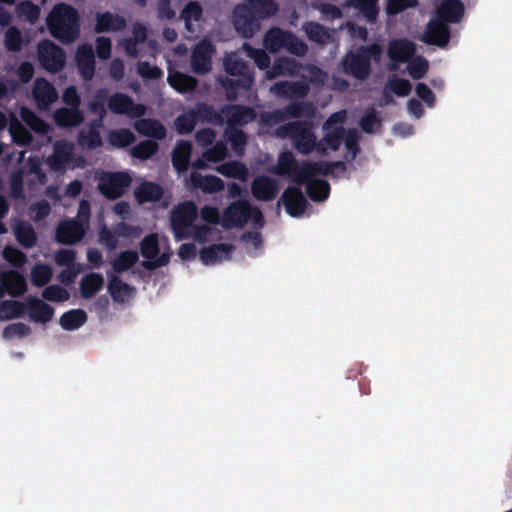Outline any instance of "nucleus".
Here are the masks:
<instances>
[{
  "label": "nucleus",
  "mask_w": 512,
  "mask_h": 512,
  "mask_svg": "<svg viewBox=\"0 0 512 512\" xmlns=\"http://www.w3.org/2000/svg\"><path fill=\"white\" fill-rule=\"evenodd\" d=\"M347 170L344 161L334 162H312L304 160L298 163L294 154L291 151H283L278 155L276 165L270 170L273 174L281 177H288V179L296 185H304L310 178H315V175L323 176H338Z\"/></svg>",
  "instance_id": "1"
},
{
  "label": "nucleus",
  "mask_w": 512,
  "mask_h": 512,
  "mask_svg": "<svg viewBox=\"0 0 512 512\" xmlns=\"http://www.w3.org/2000/svg\"><path fill=\"white\" fill-rule=\"evenodd\" d=\"M46 22L51 36L62 44L73 43L79 37L80 15L70 4H55Z\"/></svg>",
  "instance_id": "2"
},
{
  "label": "nucleus",
  "mask_w": 512,
  "mask_h": 512,
  "mask_svg": "<svg viewBox=\"0 0 512 512\" xmlns=\"http://www.w3.org/2000/svg\"><path fill=\"white\" fill-rule=\"evenodd\" d=\"M248 221L257 228H262L265 224L262 211L252 206L248 200L240 199L230 203L223 210L220 224L224 229L230 230L242 228Z\"/></svg>",
  "instance_id": "3"
},
{
  "label": "nucleus",
  "mask_w": 512,
  "mask_h": 512,
  "mask_svg": "<svg viewBox=\"0 0 512 512\" xmlns=\"http://www.w3.org/2000/svg\"><path fill=\"white\" fill-rule=\"evenodd\" d=\"M276 135L281 138H289L295 150L302 155L317 153L318 140L310 121H291L279 126Z\"/></svg>",
  "instance_id": "4"
},
{
  "label": "nucleus",
  "mask_w": 512,
  "mask_h": 512,
  "mask_svg": "<svg viewBox=\"0 0 512 512\" xmlns=\"http://www.w3.org/2000/svg\"><path fill=\"white\" fill-rule=\"evenodd\" d=\"M344 119L345 111H340L331 114L323 123L322 129L324 135L320 140H318L317 154L327 156L329 154V150H339L343 143V138L346 136V129L342 125L337 124L342 123Z\"/></svg>",
  "instance_id": "5"
},
{
  "label": "nucleus",
  "mask_w": 512,
  "mask_h": 512,
  "mask_svg": "<svg viewBox=\"0 0 512 512\" xmlns=\"http://www.w3.org/2000/svg\"><path fill=\"white\" fill-rule=\"evenodd\" d=\"M316 116V107L310 101L292 100L282 109L267 112L261 115V122L264 125H273L292 119H313Z\"/></svg>",
  "instance_id": "6"
},
{
  "label": "nucleus",
  "mask_w": 512,
  "mask_h": 512,
  "mask_svg": "<svg viewBox=\"0 0 512 512\" xmlns=\"http://www.w3.org/2000/svg\"><path fill=\"white\" fill-rule=\"evenodd\" d=\"M196 205L191 201L179 204L171 212L170 225L176 241L189 239L194 221L197 219Z\"/></svg>",
  "instance_id": "7"
},
{
  "label": "nucleus",
  "mask_w": 512,
  "mask_h": 512,
  "mask_svg": "<svg viewBox=\"0 0 512 512\" xmlns=\"http://www.w3.org/2000/svg\"><path fill=\"white\" fill-rule=\"evenodd\" d=\"M38 60L47 72L57 73L65 66L66 53L53 41L43 40L38 44Z\"/></svg>",
  "instance_id": "8"
},
{
  "label": "nucleus",
  "mask_w": 512,
  "mask_h": 512,
  "mask_svg": "<svg viewBox=\"0 0 512 512\" xmlns=\"http://www.w3.org/2000/svg\"><path fill=\"white\" fill-rule=\"evenodd\" d=\"M131 182L126 172H108L100 178L98 189L105 198L115 200L124 195Z\"/></svg>",
  "instance_id": "9"
},
{
  "label": "nucleus",
  "mask_w": 512,
  "mask_h": 512,
  "mask_svg": "<svg viewBox=\"0 0 512 512\" xmlns=\"http://www.w3.org/2000/svg\"><path fill=\"white\" fill-rule=\"evenodd\" d=\"M256 13L248 4H238L232 13V23L236 31L244 38H251L259 29Z\"/></svg>",
  "instance_id": "10"
},
{
  "label": "nucleus",
  "mask_w": 512,
  "mask_h": 512,
  "mask_svg": "<svg viewBox=\"0 0 512 512\" xmlns=\"http://www.w3.org/2000/svg\"><path fill=\"white\" fill-rule=\"evenodd\" d=\"M415 44L404 38L393 39L388 43L387 55L391 61L388 65L390 71L397 69L398 64L408 62L415 54Z\"/></svg>",
  "instance_id": "11"
},
{
  "label": "nucleus",
  "mask_w": 512,
  "mask_h": 512,
  "mask_svg": "<svg viewBox=\"0 0 512 512\" xmlns=\"http://www.w3.org/2000/svg\"><path fill=\"white\" fill-rule=\"evenodd\" d=\"M342 64L346 75L360 81L366 80L371 73V65L359 47L354 52L347 53Z\"/></svg>",
  "instance_id": "12"
},
{
  "label": "nucleus",
  "mask_w": 512,
  "mask_h": 512,
  "mask_svg": "<svg viewBox=\"0 0 512 512\" xmlns=\"http://www.w3.org/2000/svg\"><path fill=\"white\" fill-rule=\"evenodd\" d=\"M280 203L285 207L286 212L291 217H301L308 207V201L301 191V189L297 186H288L282 193L280 200L278 201L277 206H280Z\"/></svg>",
  "instance_id": "13"
},
{
  "label": "nucleus",
  "mask_w": 512,
  "mask_h": 512,
  "mask_svg": "<svg viewBox=\"0 0 512 512\" xmlns=\"http://www.w3.org/2000/svg\"><path fill=\"white\" fill-rule=\"evenodd\" d=\"M222 113L227 127L244 126L257 118L256 110L246 105L226 104Z\"/></svg>",
  "instance_id": "14"
},
{
  "label": "nucleus",
  "mask_w": 512,
  "mask_h": 512,
  "mask_svg": "<svg viewBox=\"0 0 512 512\" xmlns=\"http://www.w3.org/2000/svg\"><path fill=\"white\" fill-rule=\"evenodd\" d=\"M85 236L83 223L76 219L65 220L56 228L55 239L63 245H73L80 242Z\"/></svg>",
  "instance_id": "15"
},
{
  "label": "nucleus",
  "mask_w": 512,
  "mask_h": 512,
  "mask_svg": "<svg viewBox=\"0 0 512 512\" xmlns=\"http://www.w3.org/2000/svg\"><path fill=\"white\" fill-rule=\"evenodd\" d=\"M214 47L211 43L202 41L198 43L191 54V68L194 73L203 75L212 68V54Z\"/></svg>",
  "instance_id": "16"
},
{
  "label": "nucleus",
  "mask_w": 512,
  "mask_h": 512,
  "mask_svg": "<svg viewBox=\"0 0 512 512\" xmlns=\"http://www.w3.org/2000/svg\"><path fill=\"white\" fill-rule=\"evenodd\" d=\"M279 192V183L269 176L260 175L251 183V193L259 201L269 202L276 198Z\"/></svg>",
  "instance_id": "17"
},
{
  "label": "nucleus",
  "mask_w": 512,
  "mask_h": 512,
  "mask_svg": "<svg viewBox=\"0 0 512 512\" xmlns=\"http://www.w3.org/2000/svg\"><path fill=\"white\" fill-rule=\"evenodd\" d=\"M310 87L304 81H278L271 87V92L283 99L296 100L308 95Z\"/></svg>",
  "instance_id": "18"
},
{
  "label": "nucleus",
  "mask_w": 512,
  "mask_h": 512,
  "mask_svg": "<svg viewBox=\"0 0 512 512\" xmlns=\"http://www.w3.org/2000/svg\"><path fill=\"white\" fill-rule=\"evenodd\" d=\"M75 62L81 77L90 81L95 74V52L91 44L85 43L77 48Z\"/></svg>",
  "instance_id": "19"
},
{
  "label": "nucleus",
  "mask_w": 512,
  "mask_h": 512,
  "mask_svg": "<svg viewBox=\"0 0 512 512\" xmlns=\"http://www.w3.org/2000/svg\"><path fill=\"white\" fill-rule=\"evenodd\" d=\"M32 95L40 110L48 109L58 98L55 87L44 78H37L35 80Z\"/></svg>",
  "instance_id": "20"
},
{
  "label": "nucleus",
  "mask_w": 512,
  "mask_h": 512,
  "mask_svg": "<svg viewBox=\"0 0 512 512\" xmlns=\"http://www.w3.org/2000/svg\"><path fill=\"white\" fill-rule=\"evenodd\" d=\"M425 42L427 44L444 47L450 40V29L448 23L437 18L430 21L425 33Z\"/></svg>",
  "instance_id": "21"
},
{
  "label": "nucleus",
  "mask_w": 512,
  "mask_h": 512,
  "mask_svg": "<svg viewBox=\"0 0 512 512\" xmlns=\"http://www.w3.org/2000/svg\"><path fill=\"white\" fill-rule=\"evenodd\" d=\"M0 282L11 297H20L27 291L25 277L16 270L0 271Z\"/></svg>",
  "instance_id": "22"
},
{
  "label": "nucleus",
  "mask_w": 512,
  "mask_h": 512,
  "mask_svg": "<svg viewBox=\"0 0 512 512\" xmlns=\"http://www.w3.org/2000/svg\"><path fill=\"white\" fill-rule=\"evenodd\" d=\"M234 249L233 245L226 243L212 244L203 247L200 250L199 256L203 264L212 265L222 260L229 259L230 253Z\"/></svg>",
  "instance_id": "23"
},
{
  "label": "nucleus",
  "mask_w": 512,
  "mask_h": 512,
  "mask_svg": "<svg viewBox=\"0 0 512 512\" xmlns=\"http://www.w3.org/2000/svg\"><path fill=\"white\" fill-rule=\"evenodd\" d=\"M465 13L461 0H443L437 9V16L446 23H458Z\"/></svg>",
  "instance_id": "24"
},
{
  "label": "nucleus",
  "mask_w": 512,
  "mask_h": 512,
  "mask_svg": "<svg viewBox=\"0 0 512 512\" xmlns=\"http://www.w3.org/2000/svg\"><path fill=\"white\" fill-rule=\"evenodd\" d=\"M29 317L37 323H47L54 315V308L37 297L27 299Z\"/></svg>",
  "instance_id": "25"
},
{
  "label": "nucleus",
  "mask_w": 512,
  "mask_h": 512,
  "mask_svg": "<svg viewBox=\"0 0 512 512\" xmlns=\"http://www.w3.org/2000/svg\"><path fill=\"white\" fill-rule=\"evenodd\" d=\"M192 154V144L187 140H178L172 150V165L178 172L187 171Z\"/></svg>",
  "instance_id": "26"
},
{
  "label": "nucleus",
  "mask_w": 512,
  "mask_h": 512,
  "mask_svg": "<svg viewBox=\"0 0 512 512\" xmlns=\"http://www.w3.org/2000/svg\"><path fill=\"white\" fill-rule=\"evenodd\" d=\"M127 25L123 16L113 14L109 11L96 14L95 32L104 33L110 31H121Z\"/></svg>",
  "instance_id": "27"
},
{
  "label": "nucleus",
  "mask_w": 512,
  "mask_h": 512,
  "mask_svg": "<svg viewBox=\"0 0 512 512\" xmlns=\"http://www.w3.org/2000/svg\"><path fill=\"white\" fill-rule=\"evenodd\" d=\"M72 157V146L65 141H56L53 146V154L48 158L51 169L60 171L65 169Z\"/></svg>",
  "instance_id": "28"
},
{
  "label": "nucleus",
  "mask_w": 512,
  "mask_h": 512,
  "mask_svg": "<svg viewBox=\"0 0 512 512\" xmlns=\"http://www.w3.org/2000/svg\"><path fill=\"white\" fill-rule=\"evenodd\" d=\"M134 129L139 134L156 140H162L166 137V129L157 119H139L135 121Z\"/></svg>",
  "instance_id": "29"
},
{
  "label": "nucleus",
  "mask_w": 512,
  "mask_h": 512,
  "mask_svg": "<svg viewBox=\"0 0 512 512\" xmlns=\"http://www.w3.org/2000/svg\"><path fill=\"white\" fill-rule=\"evenodd\" d=\"M190 179L192 185L204 193H217L224 189L223 180L215 175L203 176L199 173L193 172L191 173Z\"/></svg>",
  "instance_id": "30"
},
{
  "label": "nucleus",
  "mask_w": 512,
  "mask_h": 512,
  "mask_svg": "<svg viewBox=\"0 0 512 512\" xmlns=\"http://www.w3.org/2000/svg\"><path fill=\"white\" fill-rule=\"evenodd\" d=\"M163 194L162 186L150 181L141 183L134 192L135 198L140 204L159 201Z\"/></svg>",
  "instance_id": "31"
},
{
  "label": "nucleus",
  "mask_w": 512,
  "mask_h": 512,
  "mask_svg": "<svg viewBox=\"0 0 512 512\" xmlns=\"http://www.w3.org/2000/svg\"><path fill=\"white\" fill-rule=\"evenodd\" d=\"M55 123L59 127L71 128L80 125L84 115L79 108H59L54 113Z\"/></svg>",
  "instance_id": "32"
},
{
  "label": "nucleus",
  "mask_w": 512,
  "mask_h": 512,
  "mask_svg": "<svg viewBox=\"0 0 512 512\" xmlns=\"http://www.w3.org/2000/svg\"><path fill=\"white\" fill-rule=\"evenodd\" d=\"M104 286V278L101 274L91 272L83 276L80 281V294L84 299L94 297Z\"/></svg>",
  "instance_id": "33"
},
{
  "label": "nucleus",
  "mask_w": 512,
  "mask_h": 512,
  "mask_svg": "<svg viewBox=\"0 0 512 512\" xmlns=\"http://www.w3.org/2000/svg\"><path fill=\"white\" fill-rule=\"evenodd\" d=\"M289 34V31H284L278 27L270 28L264 36L265 48L272 53L280 51L286 45Z\"/></svg>",
  "instance_id": "34"
},
{
  "label": "nucleus",
  "mask_w": 512,
  "mask_h": 512,
  "mask_svg": "<svg viewBox=\"0 0 512 512\" xmlns=\"http://www.w3.org/2000/svg\"><path fill=\"white\" fill-rule=\"evenodd\" d=\"M193 111L196 114L197 121L211 123L214 125H222L224 123V114L222 113V109L218 112L212 105L207 103H197L195 108H193Z\"/></svg>",
  "instance_id": "35"
},
{
  "label": "nucleus",
  "mask_w": 512,
  "mask_h": 512,
  "mask_svg": "<svg viewBox=\"0 0 512 512\" xmlns=\"http://www.w3.org/2000/svg\"><path fill=\"white\" fill-rule=\"evenodd\" d=\"M306 193L314 202H321L328 198L330 193V185L324 179L310 178L305 183Z\"/></svg>",
  "instance_id": "36"
},
{
  "label": "nucleus",
  "mask_w": 512,
  "mask_h": 512,
  "mask_svg": "<svg viewBox=\"0 0 512 512\" xmlns=\"http://www.w3.org/2000/svg\"><path fill=\"white\" fill-rule=\"evenodd\" d=\"M18 243L25 249H30L36 245L37 234L33 226L27 221H20L14 231Z\"/></svg>",
  "instance_id": "37"
},
{
  "label": "nucleus",
  "mask_w": 512,
  "mask_h": 512,
  "mask_svg": "<svg viewBox=\"0 0 512 512\" xmlns=\"http://www.w3.org/2000/svg\"><path fill=\"white\" fill-rule=\"evenodd\" d=\"M87 321V314L82 309H72L63 313L59 319L61 327L66 331L80 328Z\"/></svg>",
  "instance_id": "38"
},
{
  "label": "nucleus",
  "mask_w": 512,
  "mask_h": 512,
  "mask_svg": "<svg viewBox=\"0 0 512 512\" xmlns=\"http://www.w3.org/2000/svg\"><path fill=\"white\" fill-rule=\"evenodd\" d=\"M303 31L306 33L308 39L317 44H326L331 39V34L324 25L307 21L303 25Z\"/></svg>",
  "instance_id": "39"
},
{
  "label": "nucleus",
  "mask_w": 512,
  "mask_h": 512,
  "mask_svg": "<svg viewBox=\"0 0 512 512\" xmlns=\"http://www.w3.org/2000/svg\"><path fill=\"white\" fill-rule=\"evenodd\" d=\"M253 83V77H244L238 79L223 78L220 81L221 86L226 91V97L229 101L237 98V92L240 88L249 89Z\"/></svg>",
  "instance_id": "40"
},
{
  "label": "nucleus",
  "mask_w": 512,
  "mask_h": 512,
  "mask_svg": "<svg viewBox=\"0 0 512 512\" xmlns=\"http://www.w3.org/2000/svg\"><path fill=\"white\" fill-rule=\"evenodd\" d=\"M108 290L115 302L124 303L126 298L134 291V287L123 282L118 276H112L109 280Z\"/></svg>",
  "instance_id": "41"
},
{
  "label": "nucleus",
  "mask_w": 512,
  "mask_h": 512,
  "mask_svg": "<svg viewBox=\"0 0 512 512\" xmlns=\"http://www.w3.org/2000/svg\"><path fill=\"white\" fill-rule=\"evenodd\" d=\"M219 173L228 178H234L242 182L247 181L249 171L247 166L240 161H230L222 164L218 168Z\"/></svg>",
  "instance_id": "42"
},
{
  "label": "nucleus",
  "mask_w": 512,
  "mask_h": 512,
  "mask_svg": "<svg viewBox=\"0 0 512 512\" xmlns=\"http://www.w3.org/2000/svg\"><path fill=\"white\" fill-rule=\"evenodd\" d=\"M26 305L17 300H3L0 302V321H8L23 316Z\"/></svg>",
  "instance_id": "43"
},
{
  "label": "nucleus",
  "mask_w": 512,
  "mask_h": 512,
  "mask_svg": "<svg viewBox=\"0 0 512 512\" xmlns=\"http://www.w3.org/2000/svg\"><path fill=\"white\" fill-rule=\"evenodd\" d=\"M20 115L25 124L35 133L44 135L49 132V125L29 108H22Z\"/></svg>",
  "instance_id": "44"
},
{
  "label": "nucleus",
  "mask_w": 512,
  "mask_h": 512,
  "mask_svg": "<svg viewBox=\"0 0 512 512\" xmlns=\"http://www.w3.org/2000/svg\"><path fill=\"white\" fill-rule=\"evenodd\" d=\"M139 260L137 251L125 250L112 261V268L114 272L121 274L132 268Z\"/></svg>",
  "instance_id": "45"
},
{
  "label": "nucleus",
  "mask_w": 512,
  "mask_h": 512,
  "mask_svg": "<svg viewBox=\"0 0 512 512\" xmlns=\"http://www.w3.org/2000/svg\"><path fill=\"white\" fill-rule=\"evenodd\" d=\"M133 105V99L124 93H114L108 98L107 107L114 113L119 115H126L129 113V106Z\"/></svg>",
  "instance_id": "46"
},
{
  "label": "nucleus",
  "mask_w": 512,
  "mask_h": 512,
  "mask_svg": "<svg viewBox=\"0 0 512 512\" xmlns=\"http://www.w3.org/2000/svg\"><path fill=\"white\" fill-rule=\"evenodd\" d=\"M224 69L231 76H238V78L252 77L246 62L234 55L225 58Z\"/></svg>",
  "instance_id": "47"
},
{
  "label": "nucleus",
  "mask_w": 512,
  "mask_h": 512,
  "mask_svg": "<svg viewBox=\"0 0 512 512\" xmlns=\"http://www.w3.org/2000/svg\"><path fill=\"white\" fill-rule=\"evenodd\" d=\"M247 2L260 19L271 17L279 10L276 0H247Z\"/></svg>",
  "instance_id": "48"
},
{
  "label": "nucleus",
  "mask_w": 512,
  "mask_h": 512,
  "mask_svg": "<svg viewBox=\"0 0 512 512\" xmlns=\"http://www.w3.org/2000/svg\"><path fill=\"white\" fill-rule=\"evenodd\" d=\"M169 83L180 93L191 92L197 87L196 78L180 72L169 76Z\"/></svg>",
  "instance_id": "49"
},
{
  "label": "nucleus",
  "mask_w": 512,
  "mask_h": 512,
  "mask_svg": "<svg viewBox=\"0 0 512 512\" xmlns=\"http://www.w3.org/2000/svg\"><path fill=\"white\" fill-rule=\"evenodd\" d=\"M135 135L126 128L112 130L108 134L109 143L117 148H126L135 142Z\"/></svg>",
  "instance_id": "50"
},
{
  "label": "nucleus",
  "mask_w": 512,
  "mask_h": 512,
  "mask_svg": "<svg viewBox=\"0 0 512 512\" xmlns=\"http://www.w3.org/2000/svg\"><path fill=\"white\" fill-rule=\"evenodd\" d=\"M9 132L13 141L21 146H28L33 141L30 131L18 120L10 123Z\"/></svg>",
  "instance_id": "51"
},
{
  "label": "nucleus",
  "mask_w": 512,
  "mask_h": 512,
  "mask_svg": "<svg viewBox=\"0 0 512 512\" xmlns=\"http://www.w3.org/2000/svg\"><path fill=\"white\" fill-rule=\"evenodd\" d=\"M225 133L233 151L238 155L243 154L247 144L245 132L236 127H227Z\"/></svg>",
  "instance_id": "52"
},
{
  "label": "nucleus",
  "mask_w": 512,
  "mask_h": 512,
  "mask_svg": "<svg viewBox=\"0 0 512 512\" xmlns=\"http://www.w3.org/2000/svg\"><path fill=\"white\" fill-rule=\"evenodd\" d=\"M159 252L160 248L157 234H149L140 242V253L147 259L146 261L157 258Z\"/></svg>",
  "instance_id": "53"
},
{
  "label": "nucleus",
  "mask_w": 512,
  "mask_h": 512,
  "mask_svg": "<svg viewBox=\"0 0 512 512\" xmlns=\"http://www.w3.org/2000/svg\"><path fill=\"white\" fill-rule=\"evenodd\" d=\"M197 117L194 113L193 109H189L188 111L180 114L175 120V128L178 134L185 135L191 133L196 124Z\"/></svg>",
  "instance_id": "54"
},
{
  "label": "nucleus",
  "mask_w": 512,
  "mask_h": 512,
  "mask_svg": "<svg viewBox=\"0 0 512 512\" xmlns=\"http://www.w3.org/2000/svg\"><path fill=\"white\" fill-rule=\"evenodd\" d=\"M202 13L203 10L201 5L196 1L189 2L185 5L181 12V18L184 20L185 27L188 31H194L191 22L199 21L202 17Z\"/></svg>",
  "instance_id": "55"
},
{
  "label": "nucleus",
  "mask_w": 512,
  "mask_h": 512,
  "mask_svg": "<svg viewBox=\"0 0 512 512\" xmlns=\"http://www.w3.org/2000/svg\"><path fill=\"white\" fill-rule=\"evenodd\" d=\"M52 276V268L47 264H36L31 270V282L36 287L47 285Z\"/></svg>",
  "instance_id": "56"
},
{
  "label": "nucleus",
  "mask_w": 512,
  "mask_h": 512,
  "mask_svg": "<svg viewBox=\"0 0 512 512\" xmlns=\"http://www.w3.org/2000/svg\"><path fill=\"white\" fill-rule=\"evenodd\" d=\"M78 143L80 146L93 150L102 146V138L100 133L94 129H83L78 134Z\"/></svg>",
  "instance_id": "57"
},
{
  "label": "nucleus",
  "mask_w": 512,
  "mask_h": 512,
  "mask_svg": "<svg viewBox=\"0 0 512 512\" xmlns=\"http://www.w3.org/2000/svg\"><path fill=\"white\" fill-rule=\"evenodd\" d=\"M159 149V145L154 140H143L136 144L132 148V156L140 159L147 160L150 159Z\"/></svg>",
  "instance_id": "58"
},
{
  "label": "nucleus",
  "mask_w": 512,
  "mask_h": 512,
  "mask_svg": "<svg viewBox=\"0 0 512 512\" xmlns=\"http://www.w3.org/2000/svg\"><path fill=\"white\" fill-rule=\"evenodd\" d=\"M108 98V91L106 89H98L94 98L88 104L90 111L99 116V122H101L107 114L105 102H108Z\"/></svg>",
  "instance_id": "59"
},
{
  "label": "nucleus",
  "mask_w": 512,
  "mask_h": 512,
  "mask_svg": "<svg viewBox=\"0 0 512 512\" xmlns=\"http://www.w3.org/2000/svg\"><path fill=\"white\" fill-rule=\"evenodd\" d=\"M5 48L11 52H19L22 50L23 38L20 30L15 27H9L4 38Z\"/></svg>",
  "instance_id": "60"
},
{
  "label": "nucleus",
  "mask_w": 512,
  "mask_h": 512,
  "mask_svg": "<svg viewBox=\"0 0 512 512\" xmlns=\"http://www.w3.org/2000/svg\"><path fill=\"white\" fill-rule=\"evenodd\" d=\"M358 133L355 129H346V136L343 138V143L347 149V154L345 155V159L348 161H352L356 158L357 154L360 151L358 144Z\"/></svg>",
  "instance_id": "61"
},
{
  "label": "nucleus",
  "mask_w": 512,
  "mask_h": 512,
  "mask_svg": "<svg viewBox=\"0 0 512 512\" xmlns=\"http://www.w3.org/2000/svg\"><path fill=\"white\" fill-rule=\"evenodd\" d=\"M386 87L398 97L408 96L412 89L409 80L396 75L389 78Z\"/></svg>",
  "instance_id": "62"
},
{
  "label": "nucleus",
  "mask_w": 512,
  "mask_h": 512,
  "mask_svg": "<svg viewBox=\"0 0 512 512\" xmlns=\"http://www.w3.org/2000/svg\"><path fill=\"white\" fill-rule=\"evenodd\" d=\"M31 332L30 327L22 322L8 324L2 331V337L5 340H11L13 338H22L28 336Z\"/></svg>",
  "instance_id": "63"
},
{
  "label": "nucleus",
  "mask_w": 512,
  "mask_h": 512,
  "mask_svg": "<svg viewBox=\"0 0 512 512\" xmlns=\"http://www.w3.org/2000/svg\"><path fill=\"white\" fill-rule=\"evenodd\" d=\"M352 4L369 20H374L378 15L377 0H352Z\"/></svg>",
  "instance_id": "64"
}]
</instances>
